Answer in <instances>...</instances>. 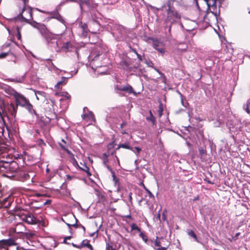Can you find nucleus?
Masks as SVG:
<instances>
[{
    "label": "nucleus",
    "mask_w": 250,
    "mask_h": 250,
    "mask_svg": "<svg viewBox=\"0 0 250 250\" xmlns=\"http://www.w3.org/2000/svg\"><path fill=\"white\" fill-rule=\"evenodd\" d=\"M152 41L154 47H160L166 45L161 40L157 38L152 39Z\"/></svg>",
    "instance_id": "aec40b11"
},
{
    "label": "nucleus",
    "mask_w": 250,
    "mask_h": 250,
    "mask_svg": "<svg viewBox=\"0 0 250 250\" xmlns=\"http://www.w3.org/2000/svg\"><path fill=\"white\" fill-rule=\"evenodd\" d=\"M4 45L5 47H15L16 46H20L21 45L18 42H16L11 39H8Z\"/></svg>",
    "instance_id": "a211bd4d"
},
{
    "label": "nucleus",
    "mask_w": 250,
    "mask_h": 250,
    "mask_svg": "<svg viewBox=\"0 0 250 250\" xmlns=\"http://www.w3.org/2000/svg\"><path fill=\"white\" fill-rule=\"evenodd\" d=\"M116 88L118 90L125 91L128 93H132L133 92V88L130 85H123L120 87L117 86Z\"/></svg>",
    "instance_id": "4468645a"
},
{
    "label": "nucleus",
    "mask_w": 250,
    "mask_h": 250,
    "mask_svg": "<svg viewBox=\"0 0 250 250\" xmlns=\"http://www.w3.org/2000/svg\"><path fill=\"white\" fill-rule=\"evenodd\" d=\"M154 244H155V246H156V247H158L159 248L162 247L161 246V242L158 239V237H157L156 239L155 240Z\"/></svg>",
    "instance_id": "ea45409f"
},
{
    "label": "nucleus",
    "mask_w": 250,
    "mask_h": 250,
    "mask_svg": "<svg viewBox=\"0 0 250 250\" xmlns=\"http://www.w3.org/2000/svg\"><path fill=\"white\" fill-rule=\"evenodd\" d=\"M163 106L162 102L160 103L159 106V109L158 110V113L159 115V117H161V116L163 115Z\"/></svg>",
    "instance_id": "c85d7f7f"
},
{
    "label": "nucleus",
    "mask_w": 250,
    "mask_h": 250,
    "mask_svg": "<svg viewBox=\"0 0 250 250\" xmlns=\"http://www.w3.org/2000/svg\"><path fill=\"white\" fill-rule=\"evenodd\" d=\"M142 185L143 188H144V189L148 193L149 197L150 198H154V196L153 194H152V193L147 188H146V187L143 183H142Z\"/></svg>",
    "instance_id": "7c9ffc66"
},
{
    "label": "nucleus",
    "mask_w": 250,
    "mask_h": 250,
    "mask_svg": "<svg viewBox=\"0 0 250 250\" xmlns=\"http://www.w3.org/2000/svg\"><path fill=\"white\" fill-rule=\"evenodd\" d=\"M71 154L72 155V163L73 166H75V167H78L79 165L77 160L74 158L73 154L72 153H71Z\"/></svg>",
    "instance_id": "f704fd0d"
},
{
    "label": "nucleus",
    "mask_w": 250,
    "mask_h": 250,
    "mask_svg": "<svg viewBox=\"0 0 250 250\" xmlns=\"http://www.w3.org/2000/svg\"><path fill=\"white\" fill-rule=\"evenodd\" d=\"M62 79H63V80H62V81H59V82H58L57 83V84H56V86H55V87H56V88H59V86H60L61 84H62V83L64 82V80H65V79H64V77H63V78H62Z\"/></svg>",
    "instance_id": "49530a36"
},
{
    "label": "nucleus",
    "mask_w": 250,
    "mask_h": 250,
    "mask_svg": "<svg viewBox=\"0 0 250 250\" xmlns=\"http://www.w3.org/2000/svg\"><path fill=\"white\" fill-rule=\"evenodd\" d=\"M43 144L44 146L45 145V144L44 143L43 141L42 140H40V145Z\"/></svg>",
    "instance_id": "0e129e2a"
},
{
    "label": "nucleus",
    "mask_w": 250,
    "mask_h": 250,
    "mask_svg": "<svg viewBox=\"0 0 250 250\" xmlns=\"http://www.w3.org/2000/svg\"><path fill=\"white\" fill-rule=\"evenodd\" d=\"M73 45L71 42H65V46L64 47H72Z\"/></svg>",
    "instance_id": "09e8293b"
},
{
    "label": "nucleus",
    "mask_w": 250,
    "mask_h": 250,
    "mask_svg": "<svg viewBox=\"0 0 250 250\" xmlns=\"http://www.w3.org/2000/svg\"><path fill=\"white\" fill-rule=\"evenodd\" d=\"M9 52H2L0 53V59H3L5 58L9 55Z\"/></svg>",
    "instance_id": "58836bf2"
},
{
    "label": "nucleus",
    "mask_w": 250,
    "mask_h": 250,
    "mask_svg": "<svg viewBox=\"0 0 250 250\" xmlns=\"http://www.w3.org/2000/svg\"><path fill=\"white\" fill-rule=\"evenodd\" d=\"M60 147L64 150H65L68 154H71V152L66 147V145L64 144H59Z\"/></svg>",
    "instance_id": "c756f323"
},
{
    "label": "nucleus",
    "mask_w": 250,
    "mask_h": 250,
    "mask_svg": "<svg viewBox=\"0 0 250 250\" xmlns=\"http://www.w3.org/2000/svg\"><path fill=\"white\" fill-rule=\"evenodd\" d=\"M82 166H79L78 168L81 170H83L86 172V175L88 177H89L91 175V173L90 172L89 168L85 164L80 163Z\"/></svg>",
    "instance_id": "f3484780"
},
{
    "label": "nucleus",
    "mask_w": 250,
    "mask_h": 250,
    "mask_svg": "<svg viewBox=\"0 0 250 250\" xmlns=\"http://www.w3.org/2000/svg\"><path fill=\"white\" fill-rule=\"evenodd\" d=\"M52 15V18H54L55 19H57L62 23H64V21L63 19V18L61 16V15L58 12H55L54 13H52L51 14Z\"/></svg>",
    "instance_id": "6ab92c4d"
},
{
    "label": "nucleus",
    "mask_w": 250,
    "mask_h": 250,
    "mask_svg": "<svg viewBox=\"0 0 250 250\" xmlns=\"http://www.w3.org/2000/svg\"><path fill=\"white\" fill-rule=\"evenodd\" d=\"M250 101L248 100L247 102L246 107H244V109L245 111L248 113H250Z\"/></svg>",
    "instance_id": "c9c22d12"
},
{
    "label": "nucleus",
    "mask_w": 250,
    "mask_h": 250,
    "mask_svg": "<svg viewBox=\"0 0 250 250\" xmlns=\"http://www.w3.org/2000/svg\"><path fill=\"white\" fill-rule=\"evenodd\" d=\"M21 17L27 22L32 19V10L30 8L24 7L21 13Z\"/></svg>",
    "instance_id": "0eeeda50"
},
{
    "label": "nucleus",
    "mask_w": 250,
    "mask_h": 250,
    "mask_svg": "<svg viewBox=\"0 0 250 250\" xmlns=\"http://www.w3.org/2000/svg\"><path fill=\"white\" fill-rule=\"evenodd\" d=\"M62 220L65 223L69 228V231L71 233L72 229L71 227L78 228L79 225L77 224L78 220L72 213H68L62 218Z\"/></svg>",
    "instance_id": "423d86ee"
},
{
    "label": "nucleus",
    "mask_w": 250,
    "mask_h": 250,
    "mask_svg": "<svg viewBox=\"0 0 250 250\" xmlns=\"http://www.w3.org/2000/svg\"><path fill=\"white\" fill-rule=\"evenodd\" d=\"M51 200H47L45 202L43 203V205H50L51 203Z\"/></svg>",
    "instance_id": "5fc2aeb1"
},
{
    "label": "nucleus",
    "mask_w": 250,
    "mask_h": 250,
    "mask_svg": "<svg viewBox=\"0 0 250 250\" xmlns=\"http://www.w3.org/2000/svg\"><path fill=\"white\" fill-rule=\"evenodd\" d=\"M132 192H130L128 194V198H129V201L130 204L131 205H132V204H133V201H132L133 199H132Z\"/></svg>",
    "instance_id": "79ce46f5"
},
{
    "label": "nucleus",
    "mask_w": 250,
    "mask_h": 250,
    "mask_svg": "<svg viewBox=\"0 0 250 250\" xmlns=\"http://www.w3.org/2000/svg\"><path fill=\"white\" fill-rule=\"evenodd\" d=\"M22 248L20 247L13 248L11 249H8V250H21Z\"/></svg>",
    "instance_id": "4d7b16f0"
},
{
    "label": "nucleus",
    "mask_w": 250,
    "mask_h": 250,
    "mask_svg": "<svg viewBox=\"0 0 250 250\" xmlns=\"http://www.w3.org/2000/svg\"><path fill=\"white\" fill-rule=\"evenodd\" d=\"M15 218L18 217L21 221L30 225L37 224L39 220L32 214L27 211H17L15 214Z\"/></svg>",
    "instance_id": "20e7f679"
},
{
    "label": "nucleus",
    "mask_w": 250,
    "mask_h": 250,
    "mask_svg": "<svg viewBox=\"0 0 250 250\" xmlns=\"http://www.w3.org/2000/svg\"><path fill=\"white\" fill-rule=\"evenodd\" d=\"M11 149L7 146H0V174L4 175V173L8 170L12 172H17L19 169V166L16 161H12L14 157L12 154Z\"/></svg>",
    "instance_id": "f257e3e1"
},
{
    "label": "nucleus",
    "mask_w": 250,
    "mask_h": 250,
    "mask_svg": "<svg viewBox=\"0 0 250 250\" xmlns=\"http://www.w3.org/2000/svg\"><path fill=\"white\" fill-rule=\"evenodd\" d=\"M112 178H113V180L114 181V182L115 183V184H117V182H118V179L116 177L115 174V172H113V173H112Z\"/></svg>",
    "instance_id": "c03bdc74"
},
{
    "label": "nucleus",
    "mask_w": 250,
    "mask_h": 250,
    "mask_svg": "<svg viewBox=\"0 0 250 250\" xmlns=\"http://www.w3.org/2000/svg\"><path fill=\"white\" fill-rule=\"evenodd\" d=\"M26 230V227L22 223H18L13 229V231L16 233H23Z\"/></svg>",
    "instance_id": "1a4fd4ad"
},
{
    "label": "nucleus",
    "mask_w": 250,
    "mask_h": 250,
    "mask_svg": "<svg viewBox=\"0 0 250 250\" xmlns=\"http://www.w3.org/2000/svg\"><path fill=\"white\" fill-rule=\"evenodd\" d=\"M167 247H161L156 249V250H167Z\"/></svg>",
    "instance_id": "6e6d98bb"
},
{
    "label": "nucleus",
    "mask_w": 250,
    "mask_h": 250,
    "mask_svg": "<svg viewBox=\"0 0 250 250\" xmlns=\"http://www.w3.org/2000/svg\"><path fill=\"white\" fill-rule=\"evenodd\" d=\"M66 179L67 180H72V176L69 175H66Z\"/></svg>",
    "instance_id": "052dcab7"
},
{
    "label": "nucleus",
    "mask_w": 250,
    "mask_h": 250,
    "mask_svg": "<svg viewBox=\"0 0 250 250\" xmlns=\"http://www.w3.org/2000/svg\"><path fill=\"white\" fill-rule=\"evenodd\" d=\"M168 17L171 19L173 18H179V14L174 9L169 8L168 12Z\"/></svg>",
    "instance_id": "dca6fc26"
},
{
    "label": "nucleus",
    "mask_w": 250,
    "mask_h": 250,
    "mask_svg": "<svg viewBox=\"0 0 250 250\" xmlns=\"http://www.w3.org/2000/svg\"><path fill=\"white\" fill-rule=\"evenodd\" d=\"M130 51L134 52L137 56L138 60L136 61L132 60L130 58H127L125 60H123L120 62V65L122 68L128 72H136V70L140 66V62L143 60L142 56L139 54L137 51L130 48Z\"/></svg>",
    "instance_id": "f03ea898"
},
{
    "label": "nucleus",
    "mask_w": 250,
    "mask_h": 250,
    "mask_svg": "<svg viewBox=\"0 0 250 250\" xmlns=\"http://www.w3.org/2000/svg\"><path fill=\"white\" fill-rule=\"evenodd\" d=\"M157 50L162 54L163 55L165 52V48H156Z\"/></svg>",
    "instance_id": "de8ad7c7"
},
{
    "label": "nucleus",
    "mask_w": 250,
    "mask_h": 250,
    "mask_svg": "<svg viewBox=\"0 0 250 250\" xmlns=\"http://www.w3.org/2000/svg\"><path fill=\"white\" fill-rule=\"evenodd\" d=\"M1 89L8 96H13L14 99L19 94V93L17 92L14 88L7 85L2 86L1 87Z\"/></svg>",
    "instance_id": "6e6552de"
},
{
    "label": "nucleus",
    "mask_w": 250,
    "mask_h": 250,
    "mask_svg": "<svg viewBox=\"0 0 250 250\" xmlns=\"http://www.w3.org/2000/svg\"><path fill=\"white\" fill-rule=\"evenodd\" d=\"M135 149L136 150L138 153H140V151H141V149L137 146L135 147Z\"/></svg>",
    "instance_id": "bf43d9fd"
},
{
    "label": "nucleus",
    "mask_w": 250,
    "mask_h": 250,
    "mask_svg": "<svg viewBox=\"0 0 250 250\" xmlns=\"http://www.w3.org/2000/svg\"><path fill=\"white\" fill-rule=\"evenodd\" d=\"M72 246L78 249H80L85 247H87L89 249L92 248V245L90 244H89L88 241H87V240H83L80 245H77L72 243Z\"/></svg>",
    "instance_id": "2eb2a0df"
},
{
    "label": "nucleus",
    "mask_w": 250,
    "mask_h": 250,
    "mask_svg": "<svg viewBox=\"0 0 250 250\" xmlns=\"http://www.w3.org/2000/svg\"><path fill=\"white\" fill-rule=\"evenodd\" d=\"M240 235V232H237L235 234V236L232 237V239L233 240H236L237 239L238 237Z\"/></svg>",
    "instance_id": "3c124183"
},
{
    "label": "nucleus",
    "mask_w": 250,
    "mask_h": 250,
    "mask_svg": "<svg viewBox=\"0 0 250 250\" xmlns=\"http://www.w3.org/2000/svg\"><path fill=\"white\" fill-rule=\"evenodd\" d=\"M98 230H97L96 231L90 233L89 235L90 236H91V237H97V236H98Z\"/></svg>",
    "instance_id": "a18cd8bd"
},
{
    "label": "nucleus",
    "mask_w": 250,
    "mask_h": 250,
    "mask_svg": "<svg viewBox=\"0 0 250 250\" xmlns=\"http://www.w3.org/2000/svg\"><path fill=\"white\" fill-rule=\"evenodd\" d=\"M54 101L49 100H46V103L44 105V108L46 111H51L54 110Z\"/></svg>",
    "instance_id": "9b49d317"
},
{
    "label": "nucleus",
    "mask_w": 250,
    "mask_h": 250,
    "mask_svg": "<svg viewBox=\"0 0 250 250\" xmlns=\"http://www.w3.org/2000/svg\"><path fill=\"white\" fill-rule=\"evenodd\" d=\"M3 241L4 242V244L5 245V247H7L8 246H12L16 245L15 240L11 239H9L7 240H3Z\"/></svg>",
    "instance_id": "393cba45"
},
{
    "label": "nucleus",
    "mask_w": 250,
    "mask_h": 250,
    "mask_svg": "<svg viewBox=\"0 0 250 250\" xmlns=\"http://www.w3.org/2000/svg\"><path fill=\"white\" fill-rule=\"evenodd\" d=\"M26 235L28 238H32L35 236L34 234L32 233H27Z\"/></svg>",
    "instance_id": "8fccbe9b"
},
{
    "label": "nucleus",
    "mask_w": 250,
    "mask_h": 250,
    "mask_svg": "<svg viewBox=\"0 0 250 250\" xmlns=\"http://www.w3.org/2000/svg\"><path fill=\"white\" fill-rule=\"evenodd\" d=\"M81 27L82 29L83 36L84 37H86L89 31L87 25L85 23H81Z\"/></svg>",
    "instance_id": "4be33fe9"
},
{
    "label": "nucleus",
    "mask_w": 250,
    "mask_h": 250,
    "mask_svg": "<svg viewBox=\"0 0 250 250\" xmlns=\"http://www.w3.org/2000/svg\"><path fill=\"white\" fill-rule=\"evenodd\" d=\"M149 116L146 117V120L147 121H150L152 123L153 125H156V119L155 117L153 115L151 110L149 111Z\"/></svg>",
    "instance_id": "5701e85b"
},
{
    "label": "nucleus",
    "mask_w": 250,
    "mask_h": 250,
    "mask_svg": "<svg viewBox=\"0 0 250 250\" xmlns=\"http://www.w3.org/2000/svg\"><path fill=\"white\" fill-rule=\"evenodd\" d=\"M167 210H164L163 213H162V220L163 221H167Z\"/></svg>",
    "instance_id": "a19ab883"
},
{
    "label": "nucleus",
    "mask_w": 250,
    "mask_h": 250,
    "mask_svg": "<svg viewBox=\"0 0 250 250\" xmlns=\"http://www.w3.org/2000/svg\"><path fill=\"white\" fill-rule=\"evenodd\" d=\"M207 4L208 5V6L210 9L212 8L213 9V11H212V13H213L215 16L217 15L216 12H214V10L216 9V0H204Z\"/></svg>",
    "instance_id": "9d476101"
},
{
    "label": "nucleus",
    "mask_w": 250,
    "mask_h": 250,
    "mask_svg": "<svg viewBox=\"0 0 250 250\" xmlns=\"http://www.w3.org/2000/svg\"><path fill=\"white\" fill-rule=\"evenodd\" d=\"M126 125V123L125 122H123L121 124V126H120V127L121 128H123Z\"/></svg>",
    "instance_id": "13d9d810"
},
{
    "label": "nucleus",
    "mask_w": 250,
    "mask_h": 250,
    "mask_svg": "<svg viewBox=\"0 0 250 250\" xmlns=\"http://www.w3.org/2000/svg\"><path fill=\"white\" fill-rule=\"evenodd\" d=\"M15 36L19 41L21 42V28L19 27H16V33L15 34Z\"/></svg>",
    "instance_id": "cd10ccee"
},
{
    "label": "nucleus",
    "mask_w": 250,
    "mask_h": 250,
    "mask_svg": "<svg viewBox=\"0 0 250 250\" xmlns=\"http://www.w3.org/2000/svg\"><path fill=\"white\" fill-rule=\"evenodd\" d=\"M65 97L67 99H70L71 98V96L67 93H66V95H65Z\"/></svg>",
    "instance_id": "680f3d73"
},
{
    "label": "nucleus",
    "mask_w": 250,
    "mask_h": 250,
    "mask_svg": "<svg viewBox=\"0 0 250 250\" xmlns=\"http://www.w3.org/2000/svg\"><path fill=\"white\" fill-rule=\"evenodd\" d=\"M109 154H107L106 153H104L103 154V163L104 165H106L108 162V157Z\"/></svg>",
    "instance_id": "2f4dec72"
},
{
    "label": "nucleus",
    "mask_w": 250,
    "mask_h": 250,
    "mask_svg": "<svg viewBox=\"0 0 250 250\" xmlns=\"http://www.w3.org/2000/svg\"><path fill=\"white\" fill-rule=\"evenodd\" d=\"M105 250H116L113 248V246L109 244H106Z\"/></svg>",
    "instance_id": "37998d69"
},
{
    "label": "nucleus",
    "mask_w": 250,
    "mask_h": 250,
    "mask_svg": "<svg viewBox=\"0 0 250 250\" xmlns=\"http://www.w3.org/2000/svg\"><path fill=\"white\" fill-rule=\"evenodd\" d=\"M3 240L0 241V249L2 248L5 247V245L3 243Z\"/></svg>",
    "instance_id": "603ef678"
},
{
    "label": "nucleus",
    "mask_w": 250,
    "mask_h": 250,
    "mask_svg": "<svg viewBox=\"0 0 250 250\" xmlns=\"http://www.w3.org/2000/svg\"><path fill=\"white\" fill-rule=\"evenodd\" d=\"M139 236L140 237L142 238V239L145 241V243H146L147 241V237L146 235H145L143 232L141 231L140 232Z\"/></svg>",
    "instance_id": "72a5a7b5"
},
{
    "label": "nucleus",
    "mask_w": 250,
    "mask_h": 250,
    "mask_svg": "<svg viewBox=\"0 0 250 250\" xmlns=\"http://www.w3.org/2000/svg\"><path fill=\"white\" fill-rule=\"evenodd\" d=\"M157 218L159 220V221L160 222H161V214L159 212L157 214Z\"/></svg>",
    "instance_id": "e2e57ef3"
},
{
    "label": "nucleus",
    "mask_w": 250,
    "mask_h": 250,
    "mask_svg": "<svg viewBox=\"0 0 250 250\" xmlns=\"http://www.w3.org/2000/svg\"><path fill=\"white\" fill-rule=\"evenodd\" d=\"M121 133L122 134H127V133L125 131V130H123L122 131H121Z\"/></svg>",
    "instance_id": "338daca9"
},
{
    "label": "nucleus",
    "mask_w": 250,
    "mask_h": 250,
    "mask_svg": "<svg viewBox=\"0 0 250 250\" xmlns=\"http://www.w3.org/2000/svg\"><path fill=\"white\" fill-rule=\"evenodd\" d=\"M15 104L16 105H17L18 108V106L24 107L30 114H34L37 117H39V114L36 112L35 110L33 109V106L30 103L29 100L23 95L19 93L15 97Z\"/></svg>",
    "instance_id": "7ed1b4c3"
},
{
    "label": "nucleus",
    "mask_w": 250,
    "mask_h": 250,
    "mask_svg": "<svg viewBox=\"0 0 250 250\" xmlns=\"http://www.w3.org/2000/svg\"><path fill=\"white\" fill-rule=\"evenodd\" d=\"M30 23L32 26L39 30H44L45 29V26L43 24L38 23L35 21H31Z\"/></svg>",
    "instance_id": "412c9836"
},
{
    "label": "nucleus",
    "mask_w": 250,
    "mask_h": 250,
    "mask_svg": "<svg viewBox=\"0 0 250 250\" xmlns=\"http://www.w3.org/2000/svg\"><path fill=\"white\" fill-rule=\"evenodd\" d=\"M71 238H72L71 236H66V237H64L65 239H66V240L70 239Z\"/></svg>",
    "instance_id": "69168bd1"
},
{
    "label": "nucleus",
    "mask_w": 250,
    "mask_h": 250,
    "mask_svg": "<svg viewBox=\"0 0 250 250\" xmlns=\"http://www.w3.org/2000/svg\"><path fill=\"white\" fill-rule=\"evenodd\" d=\"M116 145L115 141L114 140L112 142L108 144L107 146V149L109 150L111 148L114 147Z\"/></svg>",
    "instance_id": "e433bc0d"
},
{
    "label": "nucleus",
    "mask_w": 250,
    "mask_h": 250,
    "mask_svg": "<svg viewBox=\"0 0 250 250\" xmlns=\"http://www.w3.org/2000/svg\"><path fill=\"white\" fill-rule=\"evenodd\" d=\"M187 233L191 237L193 238L195 241L198 242V239L196 234L194 233V232L191 229H187Z\"/></svg>",
    "instance_id": "b1692460"
},
{
    "label": "nucleus",
    "mask_w": 250,
    "mask_h": 250,
    "mask_svg": "<svg viewBox=\"0 0 250 250\" xmlns=\"http://www.w3.org/2000/svg\"><path fill=\"white\" fill-rule=\"evenodd\" d=\"M0 250H8V248L4 247L2 248L1 249H0Z\"/></svg>",
    "instance_id": "774afa93"
},
{
    "label": "nucleus",
    "mask_w": 250,
    "mask_h": 250,
    "mask_svg": "<svg viewBox=\"0 0 250 250\" xmlns=\"http://www.w3.org/2000/svg\"><path fill=\"white\" fill-rule=\"evenodd\" d=\"M94 117L93 113L90 111L88 114H84L82 115V118L84 120H87Z\"/></svg>",
    "instance_id": "a878e982"
},
{
    "label": "nucleus",
    "mask_w": 250,
    "mask_h": 250,
    "mask_svg": "<svg viewBox=\"0 0 250 250\" xmlns=\"http://www.w3.org/2000/svg\"><path fill=\"white\" fill-rule=\"evenodd\" d=\"M199 153L201 155L206 154L207 151L205 149H204L203 147L199 148Z\"/></svg>",
    "instance_id": "4c0bfd02"
},
{
    "label": "nucleus",
    "mask_w": 250,
    "mask_h": 250,
    "mask_svg": "<svg viewBox=\"0 0 250 250\" xmlns=\"http://www.w3.org/2000/svg\"><path fill=\"white\" fill-rule=\"evenodd\" d=\"M129 144H130L129 142H126V143H124V144H120L118 145V147H117L114 151H113L111 153V155H114V154L116 153V151L120 148H125V149H129V150H132V147L130 146Z\"/></svg>",
    "instance_id": "f8f14e48"
},
{
    "label": "nucleus",
    "mask_w": 250,
    "mask_h": 250,
    "mask_svg": "<svg viewBox=\"0 0 250 250\" xmlns=\"http://www.w3.org/2000/svg\"><path fill=\"white\" fill-rule=\"evenodd\" d=\"M131 230H137L139 232H141V229L138 227L135 223H132L131 226Z\"/></svg>",
    "instance_id": "473e14b6"
},
{
    "label": "nucleus",
    "mask_w": 250,
    "mask_h": 250,
    "mask_svg": "<svg viewBox=\"0 0 250 250\" xmlns=\"http://www.w3.org/2000/svg\"><path fill=\"white\" fill-rule=\"evenodd\" d=\"M0 108L2 113L7 117L11 116L12 117H15L16 116L18 110L17 105L13 103L5 104L2 100L0 101Z\"/></svg>",
    "instance_id": "39448f33"
},
{
    "label": "nucleus",
    "mask_w": 250,
    "mask_h": 250,
    "mask_svg": "<svg viewBox=\"0 0 250 250\" xmlns=\"http://www.w3.org/2000/svg\"><path fill=\"white\" fill-rule=\"evenodd\" d=\"M11 205V202L10 200L6 198L2 200H0V208H9Z\"/></svg>",
    "instance_id": "ddd939ff"
},
{
    "label": "nucleus",
    "mask_w": 250,
    "mask_h": 250,
    "mask_svg": "<svg viewBox=\"0 0 250 250\" xmlns=\"http://www.w3.org/2000/svg\"><path fill=\"white\" fill-rule=\"evenodd\" d=\"M97 195L98 196V199L100 202H104L105 201V197L103 194L97 191Z\"/></svg>",
    "instance_id": "bb28decb"
},
{
    "label": "nucleus",
    "mask_w": 250,
    "mask_h": 250,
    "mask_svg": "<svg viewBox=\"0 0 250 250\" xmlns=\"http://www.w3.org/2000/svg\"><path fill=\"white\" fill-rule=\"evenodd\" d=\"M111 172V173H113V172H114V171L112 170V169L110 167V166H109L107 164L106 165H104Z\"/></svg>",
    "instance_id": "864d4df0"
}]
</instances>
